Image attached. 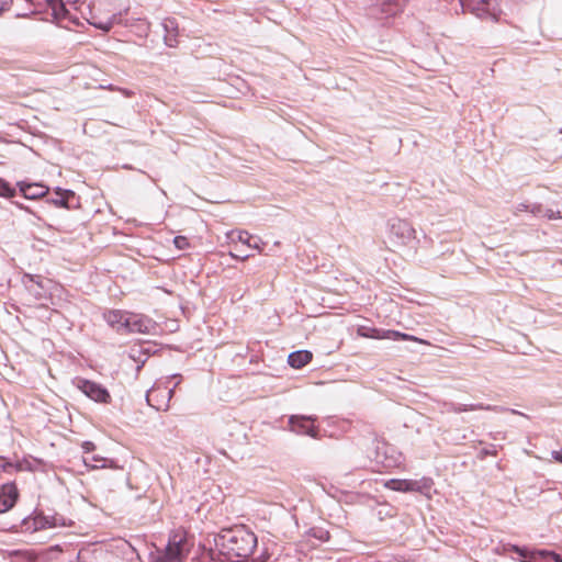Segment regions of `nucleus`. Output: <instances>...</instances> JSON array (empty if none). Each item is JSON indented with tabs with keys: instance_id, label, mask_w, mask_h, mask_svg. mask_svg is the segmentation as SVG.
I'll list each match as a JSON object with an SVG mask.
<instances>
[{
	"instance_id": "cd10ccee",
	"label": "nucleus",
	"mask_w": 562,
	"mask_h": 562,
	"mask_svg": "<svg viewBox=\"0 0 562 562\" xmlns=\"http://www.w3.org/2000/svg\"><path fill=\"white\" fill-rule=\"evenodd\" d=\"M236 234H237V239L239 241H241L243 244H246L248 247H251V248H255V249H258L259 251H261L260 247H259V245L257 243H254V244L250 243L252 237L249 235L248 232H246V231H238V232H236Z\"/></svg>"
},
{
	"instance_id": "79ce46f5",
	"label": "nucleus",
	"mask_w": 562,
	"mask_h": 562,
	"mask_svg": "<svg viewBox=\"0 0 562 562\" xmlns=\"http://www.w3.org/2000/svg\"><path fill=\"white\" fill-rule=\"evenodd\" d=\"M164 402H165V400H162L161 395H159V394L154 396V398L151 401L153 404H158V403H164Z\"/></svg>"
},
{
	"instance_id": "1a4fd4ad",
	"label": "nucleus",
	"mask_w": 562,
	"mask_h": 562,
	"mask_svg": "<svg viewBox=\"0 0 562 562\" xmlns=\"http://www.w3.org/2000/svg\"><path fill=\"white\" fill-rule=\"evenodd\" d=\"M316 420V416L291 415L288 420L289 430L300 436H310L316 439L318 438V428L314 426Z\"/></svg>"
},
{
	"instance_id": "58836bf2",
	"label": "nucleus",
	"mask_w": 562,
	"mask_h": 562,
	"mask_svg": "<svg viewBox=\"0 0 562 562\" xmlns=\"http://www.w3.org/2000/svg\"><path fill=\"white\" fill-rule=\"evenodd\" d=\"M36 278H38V277H37V276H32V274H27V273H26V274H24V277H23V282H24V284H26V285H27V283H29V282H35V283H37Z\"/></svg>"
},
{
	"instance_id": "c9c22d12",
	"label": "nucleus",
	"mask_w": 562,
	"mask_h": 562,
	"mask_svg": "<svg viewBox=\"0 0 562 562\" xmlns=\"http://www.w3.org/2000/svg\"><path fill=\"white\" fill-rule=\"evenodd\" d=\"M496 449L494 446H491V448H485L483 449L480 454H481V458H484L486 456H496Z\"/></svg>"
},
{
	"instance_id": "e433bc0d",
	"label": "nucleus",
	"mask_w": 562,
	"mask_h": 562,
	"mask_svg": "<svg viewBox=\"0 0 562 562\" xmlns=\"http://www.w3.org/2000/svg\"><path fill=\"white\" fill-rule=\"evenodd\" d=\"M13 204L19 207L20 210H24L25 212H29L31 214H33L37 220H42L41 216L36 215L29 206L22 204V203H19V202H13Z\"/></svg>"
},
{
	"instance_id": "9d476101",
	"label": "nucleus",
	"mask_w": 562,
	"mask_h": 562,
	"mask_svg": "<svg viewBox=\"0 0 562 562\" xmlns=\"http://www.w3.org/2000/svg\"><path fill=\"white\" fill-rule=\"evenodd\" d=\"M156 324L148 317L142 315H128L123 327L130 333L149 334Z\"/></svg>"
},
{
	"instance_id": "f704fd0d",
	"label": "nucleus",
	"mask_w": 562,
	"mask_h": 562,
	"mask_svg": "<svg viewBox=\"0 0 562 562\" xmlns=\"http://www.w3.org/2000/svg\"><path fill=\"white\" fill-rule=\"evenodd\" d=\"M81 448L85 453H90L95 449V445L92 441H83Z\"/></svg>"
},
{
	"instance_id": "6e6552de",
	"label": "nucleus",
	"mask_w": 562,
	"mask_h": 562,
	"mask_svg": "<svg viewBox=\"0 0 562 562\" xmlns=\"http://www.w3.org/2000/svg\"><path fill=\"white\" fill-rule=\"evenodd\" d=\"M69 0H47L53 20L61 27L68 29L70 24H79L78 18L75 16L67 4Z\"/></svg>"
},
{
	"instance_id": "f8f14e48",
	"label": "nucleus",
	"mask_w": 562,
	"mask_h": 562,
	"mask_svg": "<svg viewBox=\"0 0 562 562\" xmlns=\"http://www.w3.org/2000/svg\"><path fill=\"white\" fill-rule=\"evenodd\" d=\"M71 520L66 517L54 514V515H36V519L33 521V529H45V528H55V527H65L69 526Z\"/></svg>"
},
{
	"instance_id": "de8ad7c7",
	"label": "nucleus",
	"mask_w": 562,
	"mask_h": 562,
	"mask_svg": "<svg viewBox=\"0 0 562 562\" xmlns=\"http://www.w3.org/2000/svg\"><path fill=\"white\" fill-rule=\"evenodd\" d=\"M29 14L27 13H16V18H25Z\"/></svg>"
},
{
	"instance_id": "0eeeda50",
	"label": "nucleus",
	"mask_w": 562,
	"mask_h": 562,
	"mask_svg": "<svg viewBox=\"0 0 562 562\" xmlns=\"http://www.w3.org/2000/svg\"><path fill=\"white\" fill-rule=\"evenodd\" d=\"M75 384L78 390H80L87 397L94 401L95 403H111L112 397L110 392L102 384L83 378H77Z\"/></svg>"
},
{
	"instance_id": "7c9ffc66",
	"label": "nucleus",
	"mask_w": 562,
	"mask_h": 562,
	"mask_svg": "<svg viewBox=\"0 0 562 562\" xmlns=\"http://www.w3.org/2000/svg\"><path fill=\"white\" fill-rule=\"evenodd\" d=\"M14 469H15L16 471H24V470L33 471V470H34V468H33L32 463H31L29 460H26V459H24V460H22V461H18V462L14 464Z\"/></svg>"
},
{
	"instance_id": "aec40b11",
	"label": "nucleus",
	"mask_w": 562,
	"mask_h": 562,
	"mask_svg": "<svg viewBox=\"0 0 562 562\" xmlns=\"http://www.w3.org/2000/svg\"><path fill=\"white\" fill-rule=\"evenodd\" d=\"M119 20L120 18L116 14H112L105 19L91 16V19L88 20V22L94 27L108 32L113 27L114 24L119 23Z\"/></svg>"
},
{
	"instance_id": "20e7f679",
	"label": "nucleus",
	"mask_w": 562,
	"mask_h": 562,
	"mask_svg": "<svg viewBox=\"0 0 562 562\" xmlns=\"http://www.w3.org/2000/svg\"><path fill=\"white\" fill-rule=\"evenodd\" d=\"M357 334L363 338H372V339H391V340H413L419 344H426L423 339H419L415 336L401 333L398 330L392 329H382L375 328L371 326H358Z\"/></svg>"
},
{
	"instance_id": "bb28decb",
	"label": "nucleus",
	"mask_w": 562,
	"mask_h": 562,
	"mask_svg": "<svg viewBox=\"0 0 562 562\" xmlns=\"http://www.w3.org/2000/svg\"><path fill=\"white\" fill-rule=\"evenodd\" d=\"M83 462L87 467L92 469H99L105 467V459L100 456H92L83 458Z\"/></svg>"
},
{
	"instance_id": "f257e3e1",
	"label": "nucleus",
	"mask_w": 562,
	"mask_h": 562,
	"mask_svg": "<svg viewBox=\"0 0 562 562\" xmlns=\"http://www.w3.org/2000/svg\"><path fill=\"white\" fill-rule=\"evenodd\" d=\"M216 550H210L211 560L234 562L233 559H248L257 548V536L245 525L222 529L214 538Z\"/></svg>"
},
{
	"instance_id": "c03bdc74",
	"label": "nucleus",
	"mask_w": 562,
	"mask_h": 562,
	"mask_svg": "<svg viewBox=\"0 0 562 562\" xmlns=\"http://www.w3.org/2000/svg\"><path fill=\"white\" fill-rule=\"evenodd\" d=\"M231 255H232L233 257H235V258H239L240 260H246V259H248V258L250 257V255H245V256H244V254H240V257H237V256H235L234 254H231Z\"/></svg>"
},
{
	"instance_id": "4be33fe9",
	"label": "nucleus",
	"mask_w": 562,
	"mask_h": 562,
	"mask_svg": "<svg viewBox=\"0 0 562 562\" xmlns=\"http://www.w3.org/2000/svg\"><path fill=\"white\" fill-rule=\"evenodd\" d=\"M128 356L137 363L136 371H139L149 358V350L142 347H133L131 348Z\"/></svg>"
},
{
	"instance_id": "c756f323",
	"label": "nucleus",
	"mask_w": 562,
	"mask_h": 562,
	"mask_svg": "<svg viewBox=\"0 0 562 562\" xmlns=\"http://www.w3.org/2000/svg\"><path fill=\"white\" fill-rule=\"evenodd\" d=\"M173 245L179 250H184L190 246L189 239L186 236H176L173 238Z\"/></svg>"
},
{
	"instance_id": "39448f33",
	"label": "nucleus",
	"mask_w": 562,
	"mask_h": 562,
	"mask_svg": "<svg viewBox=\"0 0 562 562\" xmlns=\"http://www.w3.org/2000/svg\"><path fill=\"white\" fill-rule=\"evenodd\" d=\"M389 237L396 245H407L416 238V231L409 222L402 218L389 221Z\"/></svg>"
},
{
	"instance_id": "8fccbe9b",
	"label": "nucleus",
	"mask_w": 562,
	"mask_h": 562,
	"mask_svg": "<svg viewBox=\"0 0 562 562\" xmlns=\"http://www.w3.org/2000/svg\"><path fill=\"white\" fill-rule=\"evenodd\" d=\"M560 133L562 134V130H560Z\"/></svg>"
},
{
	"instance_id": "423d86ee",
	"label": "nucleus",
	"mask_w": 562,
	"mask_h": 562,
	"mask_svg": "<svg viewBox=\"0 0 562 562\" xmlns=\"http://www.w3.org/2000/svg\"><path fill=\"white\" fill-rule=\"evenodd\" d=\"M460 3L479 18L496 20L501 11L498 0H460Z\"/></svg>"
},
{
	"instance_id": "473e14b6",
	"label": "nucleus",
	"mask_w": 562,
	"mask_h": 562,
	"mask_svg": "<svg viewBox=\"0 0 562 562\" xmlns=\"http://www.w3.org/2000/svg\"><path fill=\"white\" fill-rule=\"evenodd\" d=\"M313 536L322 541H327L329 539V532L323 529L314 530Z\"/></svg>"
},
{
	"instance_id": "ea45409f",
	"label": "nucleus",
	"mask_w": 562,
	"mask_h": 562,
	"mask_svg": "<svg viewBox=\"0 0 562 562\" xmlns=\"http://www.w3.org/2000/svg\"><path fill=\"white\" fill-rule=\"evenodd\" d=\"M551 456H552V458H553L557 462H559V463H561V464H562V450H560V451L553 450V451L551 452Z\"/></svg>"
},
{
	"instance_id": "ddd939ff",
	"label": "nucleus",
	"mask_w": 562,
	"mask_h": 562,
	"mask_svg": "<svg viewBox=\"0 0 562 562\" xmlns=\"http://www.w3.org/2000/svg\"><path fill=\"white\" fill-rule=\"evenodd\" d=\"M19 492L14 483L4 484L0 491V513H7L16 503Z\"/></svg>"
},
{
	"instance_id": "b1692460",
	"label": "nucleus",
	"mask_w": 562,
	"mask_h": 562,
	"mask_svg": "<svg viewBox=\"0 0 562 562\" xmlns=\"http://www.w3.org/2000/svg\"><path fill=\"white\" fill-rule=\"evenodd\" d=\"M13 562H36L37 555L32 551L14 550L10 553Z\"/></svg>"
},
{
	"instance_id": "c85d7f7f",
	"label": "nucleus",
	"mask_w": 562,
	"mask_h": 562,
	"mask_svg": "<svg viewBox=\"0 0 562 562\" xmlns=\"http://www.w3.org/2000/svg\"><path fill=\"white\" fill-rule=\"evenodd\" d=\"M36 519V516L35 517H25L23 518L22 520V524H21V530L22 531H25V532H34V531H37L38 529H33V521Z\"/></svg>"
},
{
	"instance_id": "7ed1b4c3",
	"label": "nucleus",
	"mask_w": 562,
	"mask_h": 562,
	"mask_svg": "<svg viewBox=\"0 0 562 562\" xmlns=\"http://www.w3.org/2000/svg\"><path fill=\"white\" fill-rule=\"evenodd\" d=\"M171 379H177L173 387H169L168 385L160 387L156 386L147 392L146 401L148 405L156 408L157 411H167L169 407V402L173 396L175 389L181 382V374H172Z\"/></svg>"
},
{
	"instance_id": "412c9836",
	"label": "nucleus",
	"mask_w": 562,
	"mask_h": 562,
	"mask_svg": "<svg viewBox=\"0 0 562 562\" xmlns=\"http://www.w3.org/2000/svg\"><path fill=\"white\" fill-rule=\"evenodd\" d=\"M446 407H447L448 412H453V413H462V412L476 411V409H486V411L487 409H497L496 406H491V405L484 406L483 404L467 405V404L448 403V404H446Z\"/></svg>"
},
{
	"instance_id": "37998d69",
	"label": "nucleus",
	"mask_w": 562,
	"mask_h": 562,
	"mask_svg": "<svg viewBox=\"0 0 562 562\" xmlns=\"http://www.w3.org/2000/svg\"><path fill=\"white\" fill-rule=\"evenodd\" d=\"M550 559H552L553 562H562V554L555 553V555H551Z\"/></svg>"
},
{
	"instance_id": "393cba45",
	"label": "nucleus",
	"mask_w": 562,
	"mask_h": 562,
	"mask_svg": "<svg viewBox=\"0 0 562 562\" xmlns=\"http://www.w3.org/2000/svg\"><path fill=\"white\" fill-rule=\"evenodd\" d=\"M127 316L124 315L121 311H111L105 315L106 322L112 327L116 325H121L123 327V323Z\"/></svg>"
},
{
	"instance_id": "dca6fc26",
	"label": "nucleus",
	"mask_w": 562,
	"mask_h": 562,
	"mask_svg": "<svg viewBox=\"0 0 562 562\" xmlns=\"http://www.w3.org/2000/svg\"><path fill=\"white\" fill-rule=\"evenodd\" d=\"M16 186L22 195L29 200L41 199L48 193V188L42 183H29L25 181H19Z\"/></svg>"
},
{
	"instance_id": "f3484780",
	"label": "nucleus",
	"mask_w": 562,
	"mask_h": 562,
	"mask_svg": "<svg viewBox=\"0 0 562 562\" xmlns=\"http://www.w3.org/2000/svg\"><path fill=\"white\" fill-rule=\"evenodd\" d=\"M165 31L164 41L169 47H176L178 45V23L175 19H166L162 23Z\"/></svg>"
},
{
	"instance_id": "5701e85b",
	"label": "nucleus",
	"mask_w": 562,
	"mask_h": 562,
	"mask_svg": "<svg viewBox=\"0 0 562 562\" xmlns=\"http://www.w3.org/2000/svg\"><path fill=\"white\" fill-rule=\"evenodd\" d=\"M529 213H531L533 216H544L549 220L560 217L559 213H554L552 210H544L540 203L530 204Z\"/></svg>"
},
{
	"instance_id": "72a5a7b5",
	"label": "nucleus",
	"mask_w": 562,
	"mask_h": 562,
	"mask_svg": "<svg viewBox=\"0 0 562 562\" xmlns=\"http://www.w3.org/2000/svg\"><path fill=\"white\" fill-rule=\"evenodd\" d=\"M13 4V0H0V15L9 11Z\"/></svg>"
},
{
	"instance_id": "f03ea898",
	"label": "nucleus",
	"mask_w": 562,
	"mask_h": 562,
	"mask_svg": "<svg viewBox=\"0 0 562 562\" xmlns=\"http://www.w3.org/2000/svg\"><path fill=\"white\" fill-rule=\"evenodd\" d=\"M189 551L186 533L177 531L169 537L165 550L151 557L150 562H184Z\"/></svg>"
},
{
	"instance_id": "9b49d317",
	"label": "nucleus",
	"mask_w": 562,
	"mask_h": 562,
	"mask_svg": "<svg viewBox=\"0 0 562 562\" xmlns=\"http://www.w3.org/2000/svg\"><path fill=\"white\" fill-rule=\"evenodd\" d=\"M390 447L385 442H378L375 447V461L383 468H394L401 463V454L395 453L392 450V454H389Z\"/></svg>"
},
{
	"instance_id": "a18cd8bd",
	"label": "nucleus",
	"mask_w": 562,
	"mask_h": 562,
	"mask_svg": "<svg viewBox=\"0 0 562 562\" xmlns=\"http://www.w3.org/2000/svg\"><path fill=\"white\" fill-rule=\"evenodd\" d=\"M231 255H232L233 257H235V258H239L240 260H246V259H248V258L250 257V255H245V256H244V254H240V257H237V256H235L234 254H231Z\"/></svg>"
},
{
	"instance_id": "2eb2a0df",
	"label": "nucleus",
	"mask_w": 562,
	"mask_h": 562,
	"mask_svg": "<svg viewBox=\"0 0 562 562\" xmlns=\"http://www.w3.org/2000/svg\"><path fill=\"white\" fill-rule=\"evenodd\" d=\"M513 550L518 553L526 562H553L550 557L555 555V552L547 550L529 551L528 549L520 548L518 546H513Z\"/></svg>"
},
{
	"instance_id": "4c0bfd02",
	"label": "nucleus",
	"mask_w": 562,
	"mask_h": 562,
	"mask_svg": "<svg viewBox=\"0 0 562 562\" xmlns=\"http://www.w3.org/2000/svg\"><path fill=\"white\" fill-rule=\"evenodd\" d=\"M497 409H494L495 412H505V411H509L512 414H516V415H520V416H524L526 418H528V416L521 412H518L516 409H507V408H504V407H499V406H496Z\"/></svg>"
},
{
	"instance_id": "a211bd4d",
	"label": "nucleus",
	"mask_w": 562,
	"mask_h": 562,
	"mask_svg": "<svg viewBox=\"0 0 562 562\" xmlns=\"http://www.w3.org/2000/svg\"><path fill=\"white\" fill-rule=\"evenodd\" d=\"M313 358V355L308 350L293 351L288 357V363L294 369H301L308 364Z\"/></svg>"
},
{
	"instance_id": "4468645a",
	"label": "nucleus",
	"mask_w": 562,
	"mask_h": 562,
	"mask_svg": "<svg viewBox=\"0 0 562 562\" xmlns=\"http://www.w3.org/2000/svg\"><path fill=\"white\" fill-rule=\"evenodd\" d=\"M76 199V194L71 190L55 188L54 196L48 198L46 202L56 207L71 209L74 207L72 201Z\"/></svg>"
},
{
	"instance_id": "2f4dec72",
	"label": "nucleus",
	"mask_w": 562,
	"mask_h": 562,
	"mask_svg": "<svg viewBox=\"0 0 562 562\" xmlns=\"http://www.w3.org/2000/svg\"><path fill=\"white\" fill-rule=\"evenodd\" d=\"M529 207H530V204L529 203H526V202H522V203H519L517 204L514 210H513V213L514 215H519V213L521 212H529Z\"/></svg>"
},
{
	"instance_id": "49530a36",
	"label": "nucleus",
	"mask_w": 562,
	"mask_h": 562,
	"mask_svg": "<svg viewBox=\"0 0 562 562\" xmlns=\"http://www.w3.org/2000/svg\"><path fill=\"white\" fill-rule=\"evenodd\" d=\"M125 544L128 547L131 554H136L134 548H132L130 543L126 542Z\"/></svg>"
},
{
	"instance_id": "6ab92c4d",
	"label": "nucleus",
	"mask_w": 562,
	"mask_h": 562,
	"mask_svg": "<svg viewBox=\"0 0 562 562\" xmlns=\"http://www.w3.org/2000/svg\"><path fill=\"white\" fill-rule=\"evenodd\" d=\"M386 486L397 492H412L420 490L419 483L412 480H390L386 483Z\"/></svg>"
},
{
	"instance_id": "a19ab883",
	"label": "nucleus",
	"mask_w": 562,
	"mask_h": 562,
	"mask_svg": "<svg viewBox=\"0 0 562 562\" xmlns=\"http://www.w3.org/2000/svg\"><path fill=\"white\" fill-rule=\"evenodd\" d=\"M14 464L15 463H12V462H9V461H5L3 462L1 465H0V469L4 472H8L10 469H13L14 468Z\"/></svg>"
},
{
	"instance_id": "a878e982",
	"label": "nucleus",
	"mask_w": 562,
	"mask_h": 562,
	"mask_svg": "<svg viewBox=\"0 0 562 562\" xmlns=\"http://www.w3.org/2000/svg\"><path fill=\"white\" fill-rule=\"evenodd\" d=\"M16 194L15 188H13L8 181L0 178V196L13 198Z\"/></svg>"
},
{
	"instance_id": "09e8293b",
	"label": "nucleus",
	"mask_w": 562,
	"mask_h": 562,
	"mask_svg": "<svg viewBox=\"0 0 562 562\" xmlns=\"http://www.w3.org/2000/svg\"><path fill=\"white\" fill-rule=\"evenodd\" d=\"M3 460H4V457H1V456H0V461H3Z\"/></svg>"
}]
</instances>
